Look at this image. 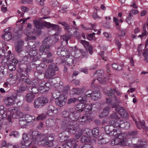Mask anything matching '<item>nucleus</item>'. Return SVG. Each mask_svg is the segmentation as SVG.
Segmentation results:
<instances>
[{"label": "nucleus", "instance_id": "f257e3e1", "mask_svg": "<svg viewBox=\"0 0 148 148\" xmlns=\"http://www.w3.org/2000/svg\"><path fill=\"white\" fill-rule=\"evenodd\" d=\"M36 134V135H34L33 133L32 134V140L34 143L36 141L38 142H41V144L42 145L45 146L49 144V147H51L53 146V138L52 137L49 136H46L44 138L42 137L40 135Z\"/></svg>", "mask_w": 148, "mask_h": 148}, {"label": "nucleus", "instance_id": "f03ea898", "mask_svg": "<svg viewBox=\"0 0 148 148\" xmlns=\"http://www.w3.org/2000/svg\"><path fill=\"white\" fill-rule=\"evenodd\" d=\"M52 38L49 36L45 38L40 47L39 50L40 53L42 54H45L50 50V45L51 42L52 41Z\"/></svg>", "mask_w": 148, "mask_h": 148}, {"label": "nucleus", "instance_id": "7ed1b4c3", "mask_svg": "<svg viewBox=\"0 0 148 148\" xmlns=\"http://www.w3.org/2000/svg\"><path fill=\"white\" fill-rule=\"evenodd\" d=\"M111 133L114 136V138L111 141V144L112 145H119L121 139L124 136L125 134L121 133L120 130H117L116 129H113Z\"/></svg>", "mask_w": 148, "mask_h": 148}, {"label": "nucleus", "instance_id": "20e7f679", "mask_svg": "<svg viewBox=\"0 0 148 148\" xmlns=\"http://www.w3.org/2000/svg\"><path fill=\"white\" fill-rule=\"evenodd\" d=\"M57 66L54 64H50L49 68L46 70L45 76L47 79H52L55 74V72L58 70Z\"/></svg>", "mask_w": 148, "mask_h": 148}, {"label": "nucleus", "instance_id": "39448f33", "mask_svg": "<svg viewBox=\"0 0 148 148\" xmlns=\"http://www.w3.org/2000/svg\"><path fill=\"white\" fill-rule=\"evenodd\" d=\"M48 101V99L45 97H38L34 100V106L36 108H40L45 105Z\"/></svg>", "mask_w": 148, "mask_h": 148}, {"label": "nucleus", "instance_id": "423d86ee", "mask_svg": "<svg viewBox=\"0 0 148 148\" xmlns=\"http://www.w3.org/2000/svg\"><path fill=\"white\" fill-rule=\"evenodd\" d=\"M66 101V98L63 95H61L56 99V103L57 105L62 107L65 105Z\"/></svg>", "mask_w": 148, "mask_h": 148}, {"label": "nucleus", "instance_id": "0eeeda50", "mask_svg": "<svg viewBox=\"0 0 148 148\" xmlns=\"http://www.w3.org/2000/svg\"><path fill=\"white\" fill-rule=\"evenodd\" d=\"M15 99V97L14 96H11L10 97L5 98L4 101L6 106L9 107L14 103Z\"/></svg>", "mask_w": 148, "mask_h": 148}, {"label": "nucleus", "instance_id": "6e6552de", "mask_svg": "<svg viewBox=\"0 0 148 148\" xmlns=\"http://www.w3.org/2000/svg\"><path fill=\"white\" fill-rule=\"evenodd\" d=\"M10 27L6 29L5 30V34L2 36L3 38L5 40L8 41L12 38L11 32L10 31Z\"/></svg>", "mask_w": 148, "mask_h": 148}, {"label": "nucleus", "instance_id": "1a4fd4ad", "mask_svg": "<svg viewBox=\"0 0 148 148\" xmlns=\"http://www.w3.org/2000/svg\"><path fill=\"white\" fill-rule=\"evenodd\" d=\"M80 43L83 45L86 49L88 50L89 53L91 55L92 54V48L91 46L89 44L88 42L85 40H81Z\"/></svg>", "mask_w": 148, "mask_h": 148}, {"label": "nucleus", "instance_id": "9d476101", "mask_svg": "<svg viewBox=\"0 0 148 148\" xmlns=\"http://www.w3.org/2000/svg\"><path fill=\"white\" fill-rule=\"evenodd\" d=\"M24 115L23 113L21 112L19 110H15L13 112L12 116L13 118L17 119L19 118H23L24 117Z\"/></svg>", "mask_w": 148, "mask_h": 148}, {"label": "nucleus", "instance_id": "9b49d317", "mask_svg": "<svg viewBox=\"0 0 148 148\" xmlns=\"http://www.w3.org/2000/svg\"><path fill=\"white\" fill-rule=\"evenodd\" d=\"M37 48L35 46L31 49L29 53H26L27 54H26L25 56L27 58L29 57L28 56V55L29 54L30 57H33L35 56L37 54Z\"/></svg>", "mask_w": 148, "mask_h": 148}, {"label": "nucleus", "instance_id": "f8f14e48", "mask_svg": "<svg viewBox=\"0 0 148 148\" xmlns=\"http://www.w3.org/2000/svg\"><path fill=\"white\" fill-rule=\"evenodd\" d=\"M115 110L118 111L121 117L125 118L128 116L127 113L125 110L122 107H120L115 109Z\"/></svg>", "mask_w": 148, "mask_h": 148}, {"label": "nucleus", "instance_id": "ddd939ff", "mask_svg": "<svg viewBox=\"0 0 148 148\" xmlns=\"http://www.w3.org/2000/svg\"><path fill=\"white\" fill-rule=\"evenodd\" d=\"M110 107L108 106H106L104 108L103 111L99 116L100 117L103 118L107 116L110 112Z\"/></svg>", "mask_w": 148, "mask_h": 148}, {"label": "nucleus", "instance_id": "4468645a", "mask_svg": "<svg viewBox=\"0 0 148 148\" xmlns=\"http://www.w3.org/2000/svg\"><path fill=\"white\" fill-rule=\"evenodd\" d=\"M57 54L58 55L62 57H65V58L69 56L70 53L68 51H65L62 50L61 48H59L57 51Z\"/></svg>", "mask_w": 148, "mask_h": 148}, {"label": "nucleus", "instance_id": "2eb2a0df", "mask_svg": "<svg viewBox=\"0 0 148 148\" xmlns=\"http://www.w3.org/2000/svg\"><path fill=\"white\" fill-rule=\"evenodd\" d=\"M52 56V54L50 52H49L47 54V57L43 58L42 59V61L43 62H47L48 63H51L53 61V59L51 58Z\"/></svg>", "mask_w": 148, "mask_h": 148}, {"label": "nucleus", "instance_id": "dca6fc26", "mask_svg": "<svg viewBox=\"0 0 148 148\" xmlns=\"http://www.w3.org/2000/svg\"><path fill=\"white\" fill-rule=\"evenodd\" d=\"M23 42L22 41H19L17 42V45L15 47V50L18 53H19L23 51Z\"/></svg>", "mask_w": 148, "mask_h": 148}, {"label": "nucleus", "instance_id": "f3484780", "mask_svg": "<svg viewBox=\"0 0 148 148\" xmlns=\"http://www.w3.org/2000/svg\"><path fill=\"white\" fill-rule=\"evenodd\" d=\"M34 95L31 93H27L25 97V100L28 103L31 102L35 98Z\"/></svg>", "mask_w": 148, "mask_h": 148}, {"label": "nucleus", "instance_id": "a211bd4d", "mask_svg": "<svg viewBox=\"0 0 148 148\" xmlns=\"http://www.w3.org/2000/svg\"><path fill=\"white\" fill-rule=\"evenodd\" d=\"M65 61L64 60H62V63H65L66 64L70 65L73 64V62L72 57L70 56V55L69 56L65 58Z\"/></svg>", "mask_w": 148, "mask_h": 148}, {"label": "nucleus", "instance_id": "6ab92c4d", "mask_svg": "<svg viewBox=\"0 0 148 148\" xmlns=\"http://www.w3.org/2000/svg\"><path fill=\"white\" fill-rule=\"evenodd\" d=\"M23 118L25 119L28 124L31 122H33L36 120V119L33 118L32 116L27 114H24Z\"/></svg>", "mask_w": 148, "mask_h": 148}, {"label": "nucleus", "instance_id": "aec40b11", "mask_svg": "<svg viewBox=\"0 0 148 148\" xmlns=\"http://www.w3.org/2000/svg\"><path fill=\"white\" fill-rule=\"evenodd\" d=\"M66 124V130H67L69 132H70L71 133L73 134L75 133V130L73 127V126L70 125L69 124H66V122H64Z\"/></svg>", "mask_w": 148, "mask_h": 148}, {"label": "nucleus", "instance_id": "412c9836", "mask_svg": "<svg viewBox=\"0 0 148 148\" xmlns=\"http://www.w3.org/2000/svg\"><path fill=\"white\" fill-rule=\"evenodd\" d=\"M100 93L98 91L93 92L92 94L91 97L92 99L95 100H97L100 98Z\"/></svg>", "mask_w": 148, "mask_h": 148}, {"label": "nucleus", "instance_id": "4be33fe9", "mask_svg": "<svg viewBox=\"0 0 148 148\" xmlns=\"http://www.w3.org/2000/svg\"><path fill=\"white\" fill-rule=\"evenodd\" d=\"M33 22L36 28L38 29H41L43 27V24L40 22V20H34Z\"/></svg>", "mask_w": 148, "mask_h": 148}, {"label": "nucleus", "instance_id": "5701e85b", "mask_svg": "<svg viewBox=\"0 0 148 148\" xmlns=\"http://www.w3.org/2000/svg\"><path fill=\"white\" fill-rule=\"evenodd\" d=\"M23 140L22 142H32L31 139L30 135L26 133H24L23 134Z\"/></svg>", "mask_w": 148, "mask_h": 148}, {"label": "nucleus", "instance_id": "b1692460", "mask_svg": "<svg viewBox=\"0 0 148 148\" xmlns=\"http://www.w3.org/2000/svg\"><path fill=\"white\" fill-rule=\"evenodd\" d=\"M32 142H22L20 143L22 148H29L30 146L32 144Z\"/></svg>", "mask_w": 148, "mask_h": 148}, {"label": "nucleus", "instance_id": "393cba45", "mask_svg": "<svg viewBox=\"0 0 148 148\" xmlns=\"http://www.w3.org/2000/svg\"><path fill=\"white\" fill-rule=\"evenodd\" d=\"M72 90L74 92V94L78 95H80L83 94L84 92L83 88H73Z\"/></svg>", "mask_w": 148, "mask_h": 148}, {"label": "nucleus", "instance_id": "a878e982", "mask_svg": "<svg viewBox=\"0 0 148 148\" xmlns=\"http://www.w3.org/2000/svg\"><path fill=\"white\" fill-rule=\"evenodd\" d=\"M130 124L127 122H123V121L120 123V127L128 130L130 127Z\"/></svg>", "mask_w": 148, "mask_h": 148}, {"label": "nucleus", "instance_id": "bb28decb", "mask_svg": "<svg viewBox=\"0 0 148 148\" xmlns=\"http://www.w3.org/2000/svg\"><path fill=\"white\" fill-rule=\"evenodd\" d=\"M78 101L79 102L82 103H86L87 101V97L85 95H83L78 98Z\"/></svg>", "mask_w": 148, "mask_h": 148}, {"label": "nucleus", "instance_id": "cd10ccee", "mask_svg": "<svg viewBox=\"0 0 148 148\" xmlns=\"http://www.w3.org/2000/svg\"><path fill=\"white\" fill-rule=\"evenodd\" d=\"M115 100L116 102L114 103L112 106V108H116L119 106L118 104L117 103L119 104L121 103V101L119 99V98H117L116 96L114 97Z\"/></svg>", "mask_w": 148, "mask_h": 148}, {"label": "nucleus", "instance_id": "c85d7f7f", "mask_svg": "<svg viewBox=\"0 0 148 148\" xmlns=\"http://www.w3.org/2000/svg\"><path fill=\"white\" fill-rule=\"evenodd\" d=\"M46 81H41L39 82V84L38 87L39 90H42L45 89Z\"/></svg>", "mask_w": 148, "mask_h": 148}, {"label": "nucleus", "instance_id": "c756f323", "mask_svg": "<svg viewBox=\"0 0 148 148\" xmlns=\"http://www.w3.org/2000/svg\"><path fill=\"white\" fill-rule=\"evenodd\" d=\"M71 37V35L64 34L61 36V38L63 40H65L67 43L68 40Z\"/></svg>", "mask_w": 148, "mask_h": 148}, {"label": "nucleus", "instance_id": "7c9ffc66", "mask_svg": "<svg viewBox=\"0 0 148 148\" xmlns=\"http://www.w3.org/2000/svg\"><path fill=\"white\" fill-rule=\"evenodd\" d=\"M85 107V105L83 103H79L77 105L76 107V110L81 112L83 111Z\"/></svg>", "mask_w": 148, "mask_h": 148}, {"label": "nucleus", "instance_id": "2f4dec72", "mask_svg": "<svg viewBox=\"0 0 148 148\" xmlns=\"http://www.w3.org/2000/svg\"><path fill=\"white\" fill-rule=\"evenodd\" d=\"M21 30V29H19V30H18V32H16L15 33V34L14 37H13V38H14L15 39H16L18 38H19L21 37L22 32Z\"/></svg>", "mask_w": 148, "mask_h": 148}, {"label": "nucleus", "instance_id": "473e14b6", "mask_svg": "<svg viewBox=\"0 0 148 148\" xmlns=\"http://www.w3.org/2000/svg\"><path fill=\"white\" fill-rule=\"evenodd\" d=\"M65 148H71L73 146L72 140H69L64 144Z\"/></svg>", "mask_w": 148, "mask_h": 148}, {"label": "nucleus", "instance_id": "72a5a7b5", "mask_svg": "<svg viewBox=\"0 0 148 148\" xmlns=\"http://www.w3.org/2000/svg\"><path fill=\"white\" fill-rule=\"evenodd\" d=\"M59 23L64 27V29L65 30L68 31L69 29L71 28L69 25L65 22H60Z\"/></svg>", "mask_w": 148, "mask_h": 148}, {"label": "nucleus", "instance_id": "f704fd0d", "mask_svg": "<svg viewBox=\"0 0 148 148\" xmlns=\"http://www.w3.org/2000/svg\"><path fill=\"white\" fill-rule=\"evenodd\" d=\"M6 110L0 111V119H3L6 117Z\"/></svg>", "mask_w": 148, "mask_h": 148}, {"label": "nucleus", "instance_id": "c9c22d12", "mask_svg": "<svg viewBox=\"0 0 148 148\" xmlns=\"http://www.w3.org/2000/svg\"><path fill=\"white\" fill-rule=\"evenodd\" d=\"M127 140L126 138L121 139L119 145L122 146H125L127 144Z\"/></svg>", "mask_w": 148, "mask_h": 148}, {"label": "nucleus", "instance_id": "e433bc0d", "mask_svg": "<svg viewBox=\"0 0 148 148\" xmlns=\"http://www.w3.org/2000/svg\"><path fill=\"white\" fill-rule=\"evenodd\" d=\"M112 66L113 68L115 70H120L122 69V66H118V64L116 63H114L112 64Z\"/></svg>", "mask_w": 148, "mask_h": 148}, {"label": "nucleus", "instance_id": "4c0bfd02", "mask_svg": "<svg viewBox=\"0 0 148 148\" xmlns=\"http://www.w3.org/2000/svg\"><path fill=\"white\" fill-rule=\"evenodd\" d=\"M19 123L20 125L22 126L27 125L28 124L24 119L20 120Z\"/></svg>", "mask_w": 148, "mask_h": 148}, {"label": "nucleus", "instance_id": "58836bf2", "mask_svg": "<svg viewBox=\"0 0 148 148\" xmlns=\"http://www.w3.org/2000/svg\"><path fill=\"white\" fill-rule=\"evenodd\" d=\"M11 55H9V57L7 58L6 59L7 61L12 60V62L14 64L17 63L18 62V60L16 58H12L10 57Z\"/></svg>", "mask_w": 148, "mask_h": 148}, {"label": "nucleus", "instance_id": "ea45409f", "mask_svg": "<svg viewBox=\"0 0 148 148\" xmlns=\"http://www.w3.org/2000/svg\"><path fill=\"white\" fill-rule=\"evenodd\" d=\"M41 11L42 14L44 15L48 14L49 13V8L47 7L43 8L42 9Z\"/></svg>", "mask_w": 148, "mask_h": 148}, {"label": "nucleus", "instance_id": "a19ab883", "mask_svg": "<svg viewBox=\"0 0 148 148\" xmlns=\"http://www.w3.org/2000/svg\"><path fill=\"white\" fill-rule=\"evenodd\" d=\"M110 118L111 119H118L119 117L118 116L116 113L114 112L112 114L109 116Z\"/></svg>", "mask_w": 148, "mask_h": 148}, {"label": "nucleus", "instance_id": "79ce46f5", "mask_svg": "<svg viewBox=\"0 0 148 148\" xmlns=\"http://www.w3.org/2000/svg\"><path fill=\"white\" fill-rule=\"evenodd\" d=\"M107 142L106 141V140L103 138H100L99 137L98 139V144L100 145L101 144H106Z\"/></svg>", "mask_w": 148, "mask_h": 148}, {"label": "nucleus", "instance_id": "37998d69", "mask_svg": "<svg viewBox=\"0 0 148 148\" xmlns=\"http://www.w3.org/2000/svg\"><path fill=\"white\" fill-rule=\"evenodd\" d=\"M27 88L26 86H22L17 90V92L19 93H21L25 91Z\"/></svg>", "mask_w": 148, "mask_h": 148}, {"label": "nucleus", "instance_id": "c03bdc74", "mask_svg": "<svg viewBox=\"0 0 148 148\" xmlns=\"http://www.w3.org/2000/svg\"><path fill=\"white\" fill-rule=\"evenodd\" d=\"M46 118V115L44 114H42L39 115L36 118V120H41L45 119Z\"/></svg>", "mask_w": 148, "mask_h": 148}, {"label": "nucleus", "instance_id": "a18cd8bd", "mask_svg": "<svg viewBox=\"0 0 148 148\" xmlns=\"http://www.w3.org/2000/svg\"><path fill=\"white\" fill-rule=\"evenodd\" d=\"M138 145L137 146V147L138 148L139 147H143L145 145L146 142L145 141H142V140L138 142Z\"/></svg>", "mask_w": 148, "mask_h": 148}, {"label": "nucleus", "instance_id": "49530a36", "mask_svg": "<svg viewBox=\"0 0 148 148\" xmlns=\"http://www.w3.org/2000/svg\"><path fill=\"white\" fill-rule=\"evenodd\" d=\"M92 133L93 135L95 136L98 135L99 134V130L97 128H94L92 130Z\"/></svg>", "mask_w": 148, "mask_h": 148}, {"label": "nucleus", "instance_id": "de8ad7c7", "mask_svg": "<svg viewBox=\"0 0 148 148\" xmlns=\"http://www.w3.org/2000/svg\"><path fill=\"white\" fill-rule=\"evenodd\" d=\"M8 69L11 71L15 70L16 69V66L15 64L10 63L8 66Z\"/></svg>", "mask_w": 148, "mask_h": 148}, {"label": "nucleus", "instance_id": "09e8293b", "mask_svg": "<svg viewBox=\"0 0 148 148\" xmlns=\"http://www.w3.org/2000/svg\"><path fill=\"white\" fill-rule=\"evenodd\" d=\"M88 120L87 116H84L82 117L80 120V122L84 124Z\"/></svg>", "mask_w": 148, "mask_h": 148}, {"label": "nucleus", "instance_id": "8fccbe9b", "mask_svg": "<svg viewBox=\"0 0 148 148\" xmlns=\"http://www.w3.org/2000/svg\"><path fill=\"white\" fill-rule=\"evenodd\" d=\"M123 121H121L120 120H117L116 121H115V122L114 123V128H121L120 127V123L119 124V123L121 122H121H122Z\"/></svg>", "mask_w": 148, "mask_h": 148}, {"label": "nucleus", "instance_id": "3c124183", "mask_svg": "<svg viewBox=\"0 0 148 148\" xmlns=\"http://www.w3.org/2000/svg\"><path fill=\"white\" fill-rule=\"evenodd\" d=\"M50 28L53 30H56L57 31L59 30L60 29L58 25L55 24H51Z\"/></svg>", "mask_w": 148, "mask_h": 148}, {"label": "nucleus", "instance_id": "603ef678", "mask_svg": "<svg viewBox=\"0 0 148 148\" xmlns=\"http://www.w3.org/2000/svg\"><path fill=\"white\" fill-rule=\"evenodd\" d=\"M92 92H93L91 90H89L85 92L84 95L86 97H92Z\"/></svg>", "mask_w": 148, "mask_h": 148}, {"label": "nucleus", "instance_id": "864d4df0", "mask_svg": "<svg viewBox=\"0 0 148 148\" xmlns=\"http://www.w3.org/2000/svg\"><path fill=\"white\" fill-rule=\"evenodd\" d=\"M81 140L82 143H86L88 141V137L86 136H83L81 137Z\"/></svg>", "mask_w": 148, "mask_h": 148}, {"label": "nucleus", "instance_id": "5fc2aeb1", "mask_svg": "<svg viewBox=\"0 0 148 148\" xmlns=\"http://www.w3.org/2000/svg\"><path fill=\"white\" fill-rule=\"evenodd\" d=\"M77 100V99L75 98H72L69 99H68V103L70 104L73 103H74Z\"/></svg>", "mask_w": 148, "mask_h": 148}, {"label": "nucleus", "instance_id": "6e6d98bb", "mask_svg": "<svg viewBox=\"0 0 148 148\" xmlns=\"http://www.w3.org/2000/svg\"><path fill=\"white\" fill-rule=\"evenodd\" d=\"M50 81L46 82L45 85V89L47 90L48 89L51 87V84L50 82Z\"/></svg>", "mask_w": 148, "mask_h": 148}, {"label": "nucleus", "instance_id": "4d7b16f0", "mask_svg": "<svg viewBox=\"0 0 148 148\" xmlns=\"http://www.w3.org/2000/svg\"><path fill=\"white\" fill-rule=\"evenodd\" d=\"M146 25L145 24H144L143 25V30L144 32L143 33L141 34V35L142 36H143V37L145 36H146L147 35V32L146 31V29L145 28Z\"/></svg>", "mask_w": 148, "mask_h": 148}, {"label": "nucleus", "instance_id": "13d9d810", "mask_svg": "<svg viewBox=\"0 0 148 148\" xmlns=\"http://www.w3.org/2000/svg\"><path fill=\"white\" fill-rule=\"evenodd\" d=\"M133 119L136 123V125L137 127L139 129H141V126L140 124V121H136L135 119L133 118Z\"/></svg>", "mask_w": 148, "mask_h": 148}, {"label": "nucleus", "instance_id": "bf43d9fd", "mask_svg": "<svg viewBox=\"0 0 148 148\" xmlns=\"http://www.w3.org/2000/svg\"><path fill=\"white\" fill-rule=\"evenodd\" d=\"M10 136H13L15 137H17L19 136L18 133L17 132H13L10 134Z\"/></svg>", "mask_w": 148, "mask_h": 148}, {"label": "nucleus", "instance_id": "052dcab7", "mask_svg": "<svg viewBox=\"0 0 148 148\" xmlns=\"http://www.w3.org/2000/svg\"><path fill=\"white\" fill-rule=\"evenodd\" d=\"M99 81L101 84H106L107 83V79H101L100 78L98 79Z\"/></svg>", "mask_w": 148, "mask_h": 148}, {"label": "nucleus", "instance_id": "680f3d73", "mask_svg": "<svg viewBox=\"0 0 148 148\" xmlns=\"http://www.w3.org/2000/svg\"><path fill=\"white\" fill-rule=\"evenodd\" d=\"M140 124L141 125V127L144 130H148V127H146L145 125V123L144 121L143 120L141 122H140Z\"/></svg>", "mask_w": 148, "mask_h": 148}, {"label": "nucleus", "instance_id": "e2e57ef3", "mask_svg": "<svg viewBox=\"0 0 148 148\" xmlns=\"http://www.w3.org/2000/svg\"><path fill=\"white\" fill-rule=\"evenodd\" d=\"M81 148H94V147L90 144H85L81 147Z\"/></svg>", "mask_w": 148, "mask_h": 148}, {"label": "nucleus", "instance_id": "0e129e2a", "mask_svg": "<svg viewBox=\"0 0 148 148\" xmlns=\"http://www.w3.org/2000/svg\"><path fill=\"white\" fill-rule=\"evenodd\" d=\"M121 35L119 34H117V37L118 38H120L121 36H123L125 35V30L123 29H122V30H121Z\"/></svg>", "mask_w": 148, "mask_h": 148}, {"label": "nucleus", "instance_id": "69168bd1", "mask_svg": "<svg viewBox=\"0 0 148 148\" xmlns=\"http://www.w3.org/2000/svg\"><path fill=\"white\" fill-rule=\"evenodd\" d=\"M33 0H22L21 1L22 3L24 4L32 3Z\"/></svg>", "mask_w": 148, "mask_h": 148}, {"label": "nucleus", "instance_id": "338daca9", "mask_svg": "<svg viewBox=\"0 0 148 148\" xmlns=\"http://www.w3.org/2000/svg\"><path fill=\"white\" fill-rule=\"evenodd\" d=\"M38 89L35 87H33L31 89V92L33 93H36L38 92Z\"/></svg>", "mask_w": 148, "mask_h": 148}, {"label": "nucleus", "instance_id": "774afa93", "mask_svg": "<svg viewBox=\"0 0 148 148\" xmlns=\"http://www.w3.org/2000/svg\"><path fill=\"white\" fill-rule=\"evenodd\" d=\"M58 110L57 108H55L53 106H50L49 107V111L53 112L55 110Z\"/></svg>", "mask_w": 148, "mask_h": 148}]
</instances>
